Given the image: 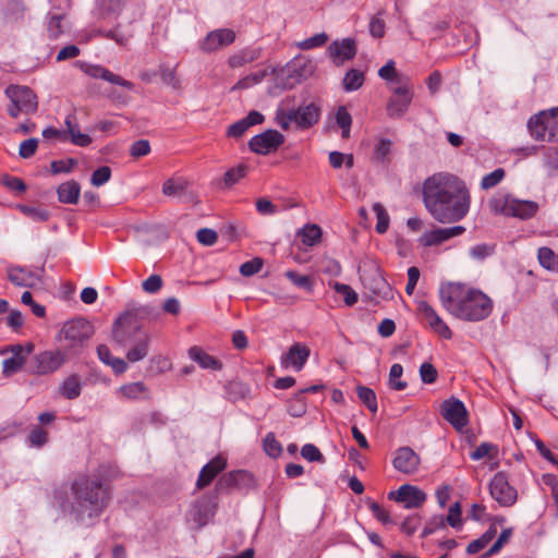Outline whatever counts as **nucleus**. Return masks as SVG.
Segmentation results:
<instances>
[{"label":"nucleus","instance_id":"f257e3e1","mask_svg":"<svg viewBox=\"0 0 558 558\" xmlns=\"http://www.w3.org/2000/svg\"><path fill=\"white\" fill-rule=\"evenodd\" d=\"M426 209L440 223H452L466 216L471 205L470 192L456 175L436 173L423 184Z\"/></svg>","mask_w":558,"mask_h":558},{"label":"nucleus","instance_id":"f03ea898","mask_svg":"<svg viewBox=\"0 0 558 558\" xmlns=\"http://www.w3.org/2000/svg\"><path fill=\"white\" fill-rule=\"evenodd\" d=\"M73 500L54 490V499L63 511L73 513L76 520L98 517L107 507L110 494L108 487L95 475L81 474L71 484Z\"/></svg>","mask_w":558,"mask_h":558},{"label":"nucleus","instance_id":"7ed1b4c3","mask_svg":"<svg viewBox=\"0 0 558 558\" xmlns=\"http://www.w3.org/2000/svg\"><path fill=\"white\" fill-rule=\"evenodd\" d=\"M442 306L454 317L466 322H478L488 317L493 301L481 290L462 283H447L439 290Z\"/></svg>","mask_w":558,"mask_h":558},{"label":"nucleus","instance_id":"20e7f679","mask_svg":"<svg viewBox=\"0 0 558 558\" xmlns=\"http://www.w3.org/2000/svg\"><path fill=\"white\" fill-rule=\"evenodd\" d=\"M287 100H282L276 110L275 120L282 130H288L291 124L305 130L316 124L320 119V108L311 102L298 109L286 108Z\"/></svg>","mask_w":558,"mask_h":558},{"label":"nucleus","instance_id":"39448f33","mask_svg":"<svg viewBox=\"0 0 558 558\" xmlns=\"http://www.w3.org/2000/svg\"><path fill=\"white\" fill-rule=\"evenodd\" d=\"M94 333L92 324L84 318H75L63 324L59 340L62 349L69 354H77Z\"/></svg>","mask_w":558,"mask_h":558},{"label":"nucleus","instance_id":"423d86ee","mask_svg":"<svg viewBox=\"0 0 558 558\" xmlns=\"http://www.w3.org/2000/svg\"><path fill=\"white\" fill-rule=\"evenodd\" d=\"M527 130L535 141L558 142V107L532 116L527 121Z\"/></svg>","mask_w":558,"mask_h":558},{"label":"nucleus","instance_id":"0eeeda50","mask_svg":"<svg viewBox=\"0 0 558 558\" xmlns=\"http://www.w3.org/2000/svg\"><path fill=\"white\" fill-rule=\"evenodd\" d=\"M489 207L495 214L529 219L533 217L538 205L532 201L518 199L511 195H498L489 201Z\"/></svg>","mask_w":558,"mask_h":558},{"label":"nucleus","instance_id":"6e6552de","mask_svg":"<svg viewBox=\"0 0 558 558\" xmlns=\"http://www.w3.org/2000/svg\"><path fill=\"white\" fill-rule=\"evenodd\" d=\"M5 95L11 100L8 111L12 118H16L20 113H33L37 110V97L29 87L10 85L5 89Z\"/></svg>","mask_w":558,"mask_h":558},{"label":"nucleus","instance_id":"1a4fd4ad","mask_svg":"<svg viewBox=\"0 0 558 558\" xmlns=\"http://www.w3.org/2000/svg\"><path fill=\"white\" fill-rule=\"evenodd\" d=\"M69 354L62 349L46 350L36 354L29 365V372L36 375H48L57 372L69 360Z\"/></svg>","mask_w":558,"mask_h":558},{"label":"nucleus","instance_id":"9d476101","mask_svg":"<svg viewBox=\"0 0 558 558\" xmlns=\"http://www.w3.org/2000/svg\"><path fill=\"white\" fill-rule=\"evenodd\" d=\"M392 95L389 98L386 110L390 118H401L408 110L413 98V86L410 80L403 84L391 88Z\"/></svg>","mask_w":558,"mask_h":558},{"label":"nucleus","instance_id":"9b49d317","mask_svg":"<svg viewBox=\"0 0 558 558\" xmlns=\"http://www.w3.org/2000/svg\"><path fill=\"white\" fill-rule=\"evenodd\" d=\"M489 493L501 507H511L518 497L517 490L509 484L502 472L495 474L492 478Z\"/></svg>","mask_w":558,"mask_h":558},{"label":"nucleus","instance_id":"f8f14e48","mask_svg":"<svg viewBox=\"0 0 558 558\" xmlns=\"http://www.w3.org/2000/svg\"><path fill=\"white\" fill-rule=\"evenodd\" d=\"M284 142V136L277 130H267L253 136L248 142L252 151L267 155L275 151Z\"/></svg>","mask_w":558,"mask_h":558},{"label":"nucleus","instance_id":"ddd939ff","mask_svg":"<svg viewBox=\"0 0 558 558\" xmlns=\"http://www.w3.org/2000/svg\"><path fill=\"white\" fill-rule=\"evenodd\" d=\"M390 500L404 504L407 509H414L421 507L426 500V494L416 486L404 484L397 490L388 494Z\"/></svg>","mask_w":558,"mask_h":558},{"label":"nucleus","instance_id":"4468645a","mask_svg":"<svg viewBox=\"0 0 558 558\" xmlns=\"http://www.w3.org/2000/svg\"><path fill=\"white\" fill-rule=\"evenodd\" d=\"M441 415L457 429H462L469 423L468 411L463 402L456 398H450L441 403Z\"/></svg>","mask_w":558,"mask_h":558},{"label":"nucleus","instance_id":"2eb2a0df","mask_svg":"<svg viewBox=\"0 0 558 558\" xmlns=\"http://www.w3.org/2000/svg\"><path fill=\"white\" fill-rule=\"evenodd\" d=\"M417 311L429 328L444 339H451L452 331L449 326L441 319L435 308L425 301L417 304Z\"/></svg>","mask_w":558,"mask_h":558},{"label":"nucleus","instance_id":"dca6fc26","mask_svg":"<svg viewBox=\"0 0 558 558\" xmlns=\"http://www.w3.org/2000/svg\"><path fill=\"white\" fill-rule=\"evenodd\" d=\"M421 464L420 456L410 447H400L395 451L393 468L407 475H413L418 471Z\"/></svg>","mask_w":558,"mask_h":558},{"label":"nucleus","instance_id":"f3484780","mask_svg":"<svg viewBox=\"0 0 558 558\" xmlns=\"http://www.w3.org/2000/svg\"><path fill=\"white\" fill-rule=\"evenodd\" d=\"M311 355L310 348L301 342L293 343L287 353L280 357V365L284 369L292 368L295 372L302 371Z\"/></svg>","mask_w":558,"mask_h":558},{"label":"nucleus","instance_id":"a211bd4d","mask_svg":"<svg viewBox=\"0 0 558 558\" xmlns=\"http://www.w3.org/2000/svg\"><path fill=\"white\" fill-rule=\"evenodd\" d=\"M356 43L352 38H344L342 40L332 41L327 52L330 59L337 64H342L344 61L351 60L356 54Z\"/></svg>","mask_w":558,"mask_h":558},{"label":"nucleus","instance_id":"6ab92c4d","mask_svg":"<svg viewBox=\"0 0 558 558\" xmlns=\"http://www.w3.org/2000/svg\"><path fill=\"white\" fill-rule=\"evenodd\" d=\"M235 40V33L229 28H220L207 34L201 44L205 52H213L231 45Z\"/></svg>","mask_w":558,"mask_h":558},{"label":"nucleus","instance_id":"aec40b11","mask_svg":"<svg viewBox=\"0 0 558 558\" xmlns=\"http://www.w3.org/2000/svg\"><path fill=\"white\" fill-rule=\"evenodd\" d=\"M253 475L244 470L229 472L222 475L216 484L217 490L229 488L243 489L253 485Z\"/></svg>","mask_w":558,"mask_h":558},{"label":"nucleus","instance_id":"412c9836","mask_svg":"<svg viewBox=\"0 0 558 558\" xmlns=\"http://www.w3.org/2000/svg\"><path fill=\"white\" fill-rule=\"evenodd\" d=\"M464 231L465 228L462 226L435 229L423 233L418 241L424 246L439 245L451 238L461 235Z\"/></svg>","mask_w":558,"mask_h":558},{"label":"nucleus","instance_id":"4be33fe9","mask_svg":"<svg viewBox=\"0 0 558 558\" xmlns=\"http://www.w3.org/2000/svg\"><path fill=\"white\" fill-rule=\"evenodd\" d=\"M227 461L223 457L217 456L203 466L199 472L196 486L202 489L208 486L211 481L226 469Z\"/></svg>","mask_w":558,"mask_h":558},{"label":"nucleus","instance_id":"5701e85b","mask_svg":"<svg viewBox=\"0 0 558 558\" xmlns=\"http://www.w3.org/2000/svg\"><path fill=\"white\" fill-rule=\"evenodd\" d=\"M216 508L217 505L214 497L204 496L193 506L192 515L194 521L199 526H204L215 515Z\"/></svg>","mask_w":558,"mask_h":558},{"label":"nucleus","instance_id":"b1692460","mask_svg":"<svg viewBox=\"0 0 558 558\" xmlns=\"http://www.w3.org/2000/svg\"><path fill=\"white\" fill-rule=\"evenodd\" d=\"M140 331L142 330L133 324L131 317L125 315L114 322L112 338L118 344L124 345L131 335L136 333L138 336Z\"/></svg>","mask_w":558,"mask_h":558},{"label":"nucleus","instance_id":"393cba45","mask_svg":"<svg viewBox=\"0 0 558 558\" xmlns=\"http://www.w3.org/2000/svg\"><path fill=\"white\" fill-rule=\"evenodd\" d=\"M84 72L93 78H101L111 84L119 85L128 89H132L134 87L132 82L124 80L120 75L112 73L101 65L88 64L84 68Z\"/></svg>","mask_w":558,"mask_h":558},{"label":"nucleus","instance_id":"a878e982","mask_svg":"<svg viewBox=\"0 0 558 558\" xmlns=\"http://www.w3.org/2000/svg\"><path fill=\"white\" fill-rule=\"evenodd\" d=\"M8 278L13 284L19 287H34L40 281L38 271L19 266L9 269Z\"/></svg>","mask_w":558,"mask_h":558},{"label":"nucleus","instance_id":"bb28decb","mask_svg":"<svg viewBox=\"0 0 558 558\" xmlns=\"http://www.w3.org/2000/svg\"><path fill=\"white\" fill-rule=\"evenodd\" d=\"M264 121V116L258 111H251L245 118L234 122L227 130V136L232 138L241 137L248 128L260 124Z\"/></svg>","mask_w":558,"mask_h":558},{"label":"nucleus","instance_id":"cd10ccee","mask_svg":"<svg viewBox=\"0 0 558 558\" xmlns=\"http://www.w3.org/2000/svg\"><path fill=\"white\" fill-rule=\"evenodd\" d=\"M9 350L12 356L2 362V374L4 377H10L20 372L26 362V357L23 355L24 349L21 344L12 345Z\"/></svg>","mask_w":558,"mask_h":558},{"label":"nucleus","instance_id":"c85d7f7f","mask_svg":"<svg viewBox=\"0 0 558 558\" xmlns=\"http://www.w3.org/2000/svg\"><path fill=\"white\" fill-rule=\"evenodd\" d=\"M80 193L81 186L74 180L66 181L60 184L57 189L58 199L63 204H76L78 202Z\"/></svg>","mask_w":558,"mask_h":558},{"label":"nucleus","instance_id":"c756f323","mask_svg":"<svg viewBox=\"0 0 558 558\" xmlns=\"http://www.w3.org/2000/svg\"><path fill=\"white\" fill-rule=\"evenodd\" d=\"M59 392L69 400L76 399L82 392V378L77 374L68 376L60 385Z\"/></svg>","mask_w":558,"mask_h":558},{"label":"nucleus","instance_id":"7c9ffc66","mask_svg":"<svg viewBox=\"0 0 558 558\" xmlns=\"http://www.w3.org/2000/svg\"><path fill=\"white\" fill-rule=\"evenodd\" d=\"M189 356L191 360L196 362L202 368L205 369H220L221 363L214 357L213 355H209L206 353L203 349L198 347H192L189 350Z\"/></svg>","mask_w":558,"mask_h":558},{"label":"nucleus","instance_id":"2f4dec72","mask_svg":"<svg viewBox=\"0 0 558 558\" xmlns=\"http://www.w3.org/2000/svg\"><path fill=\"white\" fill-rule=\"evenodd\" d=\"M150 338L145 331H140L136 337V343L126 353V359L134 363L143 360L148 354V345Z\"/></svg>","mask_w":558,"mask_h":558},{"label":"nucleus","instance_id":"473e14b6","mask_svg":"<svg viewBox=\"0 0 558 558\" xmlns=\"http://www.w3.org/2000/svg\"><path fill=\"white\" fill-rule=\"evenodd\" d=\"M97 355L99 360L109 365L116 374H122L126 371V363L120 357H113L109 348L106 344H99L97 347Z\"/></svg>","mask_w":558,"mask_h":558},{"label":"nucleus","instance_id":"72a5a7b5","mask_svg":"<svg viewBox=\"0 0 558 558\" xmlns=\"http://www.w3.org/2000/svg\"><path fill=\"white\" fill-rule=\"evenodd\" d=\"M496 534H497V526L495 524H490L488 530L481 537L472 541L468 545L466 553L470 555L480 553L493 541V538L496 536Z\"/></svg>","mask_w":558,"mask_h":558},{"label":"nucleus","instance_id":"f704fd0d","mask_svg":"<svg viewBox=\"0 0 558 558\" xmlns=\"http://www.w3.org/2000/svg\"><path fill=\"white\" fill-rule=\"evenodd\" d=\"M299 235L301 236L302 243L306 246H314L322 240L323 231L322 228L315 223H308L304 226Z\"/></svg>","mask_w":558,"mask_h":558},{"label":"nucleus","instance_id":"c9c22d12","mask_svg":"<svg viewBox=\"0 0 558 558\" xmlns=\"http://www.w3.org/2000/svg\"><path fill=\"white\" fill-rule=\"evenodd\" d=\"M147 391V387L142 381L131 383L119 388V393L130 400L146 398Z\"/></svg>","mask_w":558,"mask_h":558},{"label":"nucleus","instance_id":"e433bc0d","mask_svg":"<svg viewBox=\"0 0 558 558\" xmlns=\"http://www.w3.org/2000/svg\"><path fill=\"white\" fill-rule=\"evenodd\" d=\"M537 258L542 267L549 271L558 272V254L549 247L538 248Z\"/></svg>","mask_w":558,"mask_h":558},{"label":"nucleus","instance_id":"4c0bfd02","mask_svg":"<svg viewBox=\"0 0 558 558\" xmlns=\"http://www.w3.org/2000/svg\"><path fill=\"white\" fill-rule=\"evenodd\" d=\"M25 5L21 0H7L3 11L8 22H19L24 17Z\"/></svg>","mask_w":558,"mask_h":558},{"label":"nucleus","instance_id":"58836bf2","mask_svg":"<svg viewBox=\"0 0 558 558\" xmlns=\"http://www.w3.org/2000/svg\"><path fill=\"white\" fill-rule=\"evenodd\" d=\"M257 58L258 52L256 50L244 49L232 54L228 60V64L230 68L236 69L255 61Z\"/></svg>","mask_w":558,"mask_h":558},{"label":"nucleus","instance_id":"ea45409f","mask_svg":"<svg viewBox=\"0 0 558 558\" xmlns=\"http://www.w3.org/2000/svg\"><path fill=\"white\" fill-rule=\"evenodd\" d=\"M364 73L356 69H351L347 72L343 78V88L347 92L357 90L364 83Z\"/></svg>","mask_w":558,"mask_h":558},{"label":"nucleus","instance_id":"a19ab883","mask_svg":"<svg viewBox=\"0 0 558 558\" xmlns=\"http://www.w3.org/2000/svg\"><path fill=\"white\" fill-rule=\"evenodd\" d=\"M23 215L36 222L49 219V211L41 206L17 205L16 207Z\"/></svg>","mask_w":558,"mask_h":558},{"label":"nucleus","instance_id":"79ce46f5","mask_svg":"<svg viewBox=\"0 0 558 558\" xmlns=\"http://www.w3.org/2000/svg\"><path fill=\"white\" fill-rule=\"evenodd\" d=\"M247 173V166L244 163H240L236 167H233L226 171L223 174V185L226 187H231L236 184L241 179H243Z\"/></svg>","mask_w":558,"mask_h":558},{"label":"nucleus","instance_id":"37998d69","mask_svg":"<svg viewBox=\"0 0 558 558\" xmlns=\"http://www.w3.org/2000/svg\"><path fill=\"white\" fill-rule=\"evenodd\" d=\"M378 75L380 78L388 82H396L399 85L403 84L408 77L399 76L396 70V63L393 60H389L384 66L378 70Z\"/></svg>","mask_w":558,"mask_h":558},{"label":"nucleus","instance_id":"c03bdc74","mask_svg":"<svg viewBox=\"0 0 558 558\" xmlns=\"http://www.w3.org/2000/svg\"><path fill=\"white\" fill-rule=\"evenodd\" d=\"M373 210L377 218V223H376L375 229L379 234H384L389 228L390 217H389L386 208L380 203H374Z\"/></svg>","mask_w":558,"mask_h":558},{"label":"nucleus","instance_id":"a18cd8bd","mask_svg":"<svg viewBox=\"0 0 558 558\" xmlns=\"http://www.w3.org/2000/svg\"><path fill=\"white\" fill-rule=\"evenodd\" d=\"M359 399L367 407V409L375 413L377 411V399L373 389L364 386L356 388Z\"/></svg>","mask_w":558,"mask_h":558},{"label":"nucleus","instance_id":"49530a36","mask_svg":"<svg viewBox=\"0 0 558 558\" xmlns=\"http://www.w3.org/2000/svg\"><path fill=\"white\" fill-rule=\"evenodd\" d=\"M332 288L339 295L343 298V301L347 306H353L357 302V293L350 286L345 283L335 282L332 284Z\"/></svg>","mask_w":558,"mask_h":558},{"label":"nucleus","instance_id":"de8ad7c7","mask_svg":"<svg viewBox=\"0 0 558 558\" xmlns=\"http://www.w3.org/2000/svg\"><path fill=\"white\" fill-rule=\"evenodd\" d=\"M368 31L372 37L374 38H383L386 33V23L383 19V12L379 11L377 14L373 15L369 21Z\"/></svg>","mask_w":558,"mask_h":558},{"label":"nucleus","instance_id":"09e8293b","mask_svg":"<svg viewBox=\"0 0 558 558\" xmlns=\"http://www.w3.org/2000/svg\"><path fill=\"white\" fill-rule=\"evenodd\" d=\"M392 142L388 138H380L374 147L373 158L377 162H386L391 151Z\"/></svg>","mask_w":558,"mask_h":558},{"label":"nucleus","instance_id":"8fccbe9b","mask_svg":"<svg viewBox=\"0 0 558 558\" xmlns=\"http://www.w3.org/2000/svg\"><path fill=\"white\" fill-rule=\"evenodd\" d=\"M186 189V181L183 179H169L162 185V193L168 196L181 195Z\"/></svg>","mask_w":558,"mask_h":558},{"label":"nucleus","instance_id":"3c124183","mask_svg":"<svg viewBox=\"0 0 558 558\" xmlns=\"http://www.w3.org/2000/svg\"><path fill=\"white\" fill-rule=\"evenodd\" d=\"M327 41L328 35L326 33H319L302 41L296 43V47L301 50H311L324 46Z\"/></svg>","mask_w":558,"mask_h":558},{"label":"nucleus","instance_id":"603ef678","mask_svg":"<svg viewBox=\"0 0 558 558\" xmlns=\"http://www.w3.org/2000/svg\"><path fill=\"white\" fill-rule=\"evenodd\" d=\"M402 374L403 367L401 364L396 363L390 367L389 385L392 389L401 391L407 388V383L399 379L402 376Z\"/></svg>","mask_w":558,"mask_h":558},{"label":"nucleus","instance_id":"864d4df0","mask_svg":"<svg viewBox=\"0 0 558 558\" xmlns=\"http://www.w3.org/2000/svg\"><path fill=\"white\" fill-rule=\"evenodd\" d=\"M264 450L271 458H277L281 454V444L276 439L272 433H268L264 438Z\"/></svg>","mask_w":558,"mask_h":558},{"label":"nucleus","instance_id":"5fc2aeb1","mask_svg":"<svg viewBox=\"0 0 558 558\" xmlns=\"http://www.w3.org/2000/svg\"><path fill=\"white\" fill-rule=\"evenodd\" d=\"M505 178V170L502 168H497L493 172L483 177L481 182V187L483 190H489L497 184H499Z\"/></svg>","mask_w":558,"mask_h":558},{"label":"nucleus","instance_id":"6e6d98bb","mask_svg":"<svg viewBox=\"0 0 558 558\" xmlns=\"http://www.w3.org/2000/svg\"><path fill=\"white\" fill-rule=\"evenodd\" d=\"M68 140L80 147H86L92 143V137L88 134L82 133L78 126L71 129L70 132L66 133V141Z\"/></svg>","mask_w":558,"mask_h":558},{"label":"nucleus","instance_id":"4d7b16f0","mask_svg":"<svg viewBox=\"0 0 558 558\" xmlns=\"http://www.w3.org/2000/svg\"><path fill=\"white\" fill-rule=\"evenodd\" d=\"M77 165V160L73 158H66L61 160H54L51 162V172L53 174L58 173H69L73 170V168Z\"/></svg>","mask_w":558,"mask_h":558},{"label":"nucleus","instance_id":"13d9d810","mask_svg":"<svg viewBox=\"0 0 558 558\" xmlns=\"http://www.w3.org/2000/svg\"><path fill=\"white\" fill-rule=\"evenodd\" d=\"M286 277L296 287L304 288L307 291H312L313 282L308 276L300 275L293 270H288L286 272Z\"/></svg>","mask_w":558,"mask_h":558},{"label":"nucleus","instance_id":"bf43d9fd","mask_svg":"<svg viewBox=\"0 0 558 558\" xmlns=\"http://www.w3.org/2000/svg\"><path fill=\"white\" fill-rule=\"evenodd\" d=\"M111 178V169L107 166H102L96 169L90 178V182L94 186H101L107 183Z\"/></svg>","mask_w":558,"mask_h":558},{"label":"nucleus","instance_id":"052dcab7","mask_svg":"<svg viewBox=\"0 0 558 558\" xmlns=\"http://www.w3.org/2000/svg\"><path fill=\"white\" fill-rule=\"evenodd\" d=\"M511 536H512V529H510V527L505 529L500 533V535L498 536L496 542L492 545V547L486 551L485 556L488 557V556L497 554L509 542Z\"/></svg>","mask_w":558,"mask_h":558},{"label":"nucleus","instance_id":"680f3d73","mask_svg":"<svg viewBox=\"0 0 558 558\" xmlns=\"http://www.w3.org/2000/svg\"><path fill=\"white\" fill-rule=\"evenodd\" d=\"M263 267V260L258 257L243 263L240 266V274L244 277H251L257 274Z\"/></svg>","mask_w":558,"mask_h":558},{"label":"nucleus","instance_id":"e2e57ef3","mask_svg":"<svg viewBox=\"0 0 558 558\" xmlns=\"http://www.w3.org/2000/svg\"><path fill=\"white\" fill-rule=\"evenodd\" d=\"M301 454L310 462H324L322 452L316 446L312 444L304 445L301 449Z\"/></svg>","mask_w":558,"mask_h":558},{"label":"nucleus","instance_id":"0e129e2a","mask_svg":"<svg viewBox=\"0 0 558 558\" xmlns=\"http://www.w3.org/2000/svg\"><path fill=\"white\" fill-rule=\"evenodd\" d=\"M367 506L373 515L383 524L392 523L388 511H386L378 502L371 500L367 502Z\"/></svg>","mask_w":558,"mask_h":558},{"label":"nucleus","instance_id":"69168bd1","mask_svg":"<svg viewBox=\"0 0 558 558\" xmlns=\"http://www.w3.org/2000/svg\"><path fill=\"white\" fill-rule=\"evenodd\" d=\"M420 376L423 383L433 384L436 381L438 373L433 364L425 362L420 367Z\"/></svg>","mask_w":558,"mask_h":558},{"label":"nucleus","instance_id":"338daca9","mask_svg":"<svg viewBox=\"0 0 558 558\" xmlns=\"http://www.w3.org/2000/svg\"><path fill=\"white\" fill-rule=\"evenodd\" d=\"M163 281L159 275H151L143 281L142 288L146 293H156L162 288Z\"/></svg>","mask_w":558,"mask_h":558},{"label":"nucleus","instance_id":"774afa93","mask_svg":"<svg viewBox=\"0 0 558 558\" xmlns=\"http://www.w3.org/2000/svg\"><path fill=\"white\" fill-rule=\"evenodd\" d=\"M196 238L201 244L211 246L217 242L218 235L213 229L203 228L197 231Z\"/></svg>","mask_w":558,"mask_h":558}]
</instances>
